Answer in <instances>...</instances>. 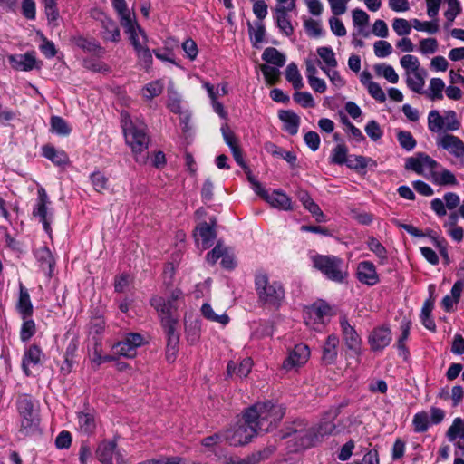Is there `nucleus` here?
<instances>
[{"instance_id": "1", "label": "nucleus", "mask_w": 464, "mask_h": 464, "mask_svg": "<svg viewBox=\"0 0 464 464\" xmlns=\"http://www.w3.org/2000/svg\"><path fill=\"white\" fill-rule=\"evenodd\" d=\"M182 298V292L179 289H175L168 300L161 296H154L150 300L151 305L156 309L160 318L162 326L164 327L168 335L167 345V358L171 359L177 351L179 336L176 332V325L178 324V315L176 312L179 308V301Z\"/></svg>"}, {"instance_id": "2", "label": "nucleus", "mask_w": 464, "mask_h": 464, "mask_svg": "<svg viewBox=\"0 0 464 464\" xmlns=\"http://www.w3.org/2000/svg\"><path fill=\"white\" fill-rule=\"evenodd\" d=\"M121 117L125 141L130 147L135 160L140 164L146 163L150 142L146 124L138 119L133 121L127 112H121Z\"/></svg>"}, {"instance_id": "3", "label": "nucleus", "mask_w": 464, "mask_h": 464, "mask_svg": "<svg viewBox=\"0 0 464 464\" xmlns=\"http://www.w3.org/2000/svg\"><path fill=\"white\" fill-rule=\"evenodd\" d=\"M285 415L281 405L270 402L257 403L246 411V420L253 423L257 431L267 432L276 427Z\"/></svg>"}, {"instance_id": "4", "label": "nucleus", "mask_w": 464, "mask_h": 464, "mask_svg": "<svg viewBox=\"0 0 464 464\" xmlns=\"http://www.w3.org/2000/svg\"><path fill=\"white\" fill-rule=\"evenodd\" d=\"M255 289L258 302L265 307L277 310L285 300L282 283L270 280L266 273H257L255 276Z\"/></svg>"}, {"instance_id": "5", "label": "nucleus", "mask_w": 464, "mask_h": 464, "mask_svg": "<svg viewBox=\"0 0 464 464\" xmlns=\"http://www.w3.org/2000/svg\"><path fill=\"white\" fill-rule=\"evenodd\" d=\"M312 261L314 267L331 281L343 283L348 276L347 267L340 257L316 255L313 256Z\"/></svg>"}, {"instance_id": "6", "label": "nucleus", "mask_w": 464, "mask_h": 464, "mask_svg": "<svg viewBox=\"0 0 464 464\" xmlns=\"http://www.w3.org/2000/svg\"><path fill=\"white\" fill-rule=\"evenodd\" d=\"M17 409L21 418L19 431L25 436L34 433L38 430L40 420L32 400L26 396L19 398Z\"/></svg>"}, {"instance_id": "7", "label": "nucleus", "mask_w": 464, "mask_h": 464, "mask_svg": "<svg viewBox=\"0 0 464 464\" xmlns=\"http://www.w3.org/2000/svg\"><path fill=\"white\" fill-rule=\"evenodd\" d=\"M243 419V422L227 430L224 434V439L232 446L246 444L258 433L256 426L247 421L246 411L245 412Z\"/></svg>"}, {"instance_id": "8", "label": "nucleus", "mask_w": 464, "mask_h": 464, "mask_svg": "<svg viewBox=\"0 0 464 464\" xmlns=\"http://www.w3.org/2000/svg\"><path fill=\"white\" fill-rule=\"evenodd\" d=\"M50 204L51 201L49 200L45 189L44 188H40L37 190V199L33 209V216L39 218L44 231L48 234L51 233V222L53 220V214L49 210Z\"/></svg>"}, {"instance_id": "9", "label": "nucleus", "mask_w": 464, "mask_h": 464, "mask_svg": "<svg viewBox=\"0 0 464 464\" xmlns=\"http://www.w3.org/2000/svg\"><path fill=\"white\" fill-rule=\"evenodd\" d=\"M127 34L130 36V40L140 61L142 62L145 66H150L152 63V55L149 48L146 46L148 39L145 32L140 27H138L132 32H128Z\"/></svg>"}, {"instance_id": "10", "label": "nucleus", "mask_w": 464, "mask_h": 464, "mask_svg": "<svg viewBox=\"0 0 464 464\" xmlns=\"http://www.w3.org/2000/svg\"><path fill=\"white\" fill-rule=\"evenodd\" d=\"M310 358V349L304 343L296 344L289 351L287 357L284 360L282 368L287 372L304 365Z\"/></svg>"}, {"instance_id": "11", "label": "nucleus", "mask_w": 464, "mask_h": 464, "mask_svg": "<svg viewBox=\"0 0 464 464\" xmlns=\"http://www.w3.org/2000/svg\"><path fill=\"white\" fill-rule=\"evenodd\" d=\"M144 343V339L140 334H129L126 337L113 345L114 353L120 356L133 358L136 356L137 348Z\"/></svg>"}, {"instance_id": "12", "label": "nucleus", "mask_w": 464, "mask_h": 464, "mask_svg": "<svg viewBox=\"0 0 464 464\" xmlns=\"http://www.w3.org/2000/svg\"><path fill=\"white\" fill-rule=\"evenodd\" d=\"M340 326L346 347L355 355H359L361 353L362 339L354 327L349 324L346 316L340 318Z\"/></svg>"}, {"instance_id": "13", "label": "nucleus", "mask_w": 464, "mask_h": 464, "mask_svg": "<svg viewBox=\"0 0 464 464\" xmlns=\"http://www.w3.org/2000/svg\"><path fill=\"white\" fill-rule=\"evenodd\" d=\"M216 220L210 223H199L194 232L195 240L198 246H201L202 249L209 248L217 237L215 231Z\"/></svg>"}, {"instance_id": "14", "label": "nucleus", "mask_w": 464, "mask_h": 464, "mask_svg": "<svg viewBox=\"0 0 464 464\" xmlns=\"http://www.w3.org/2000/svg\"><path fill=\"white\" fill-rule=\"evenodd\" d=\"M460 204V198L454 192H447L443 196V199L439 198L430 201V208L438 217H444L447 209L454 210Z\"/></svg>"}, {"instance_id": "15", "label": "nucleus", "mask_w": 464, "mask_h": 464, "mask_svg": "<svg viewBox=\"0 0 464 464\" xmlns=\"http://www.w3.org/2000/svg\"><path fill=\"white\" fill-rule=\"evenodd\" d=\"M96 457L102 464H113L114 458L118 463L122 461V456L117 449L115 440L102 441L97 447Z\"/></svg>"}, {"instance_id": "16", "label": "nucleus", "mask_w": 464, "mask_h": 464, "mask_svg": "<svg viewBox=\"0 0 464 464\" xmlns=\"http://www.w3.org/2000/svg\"><path fill=\"white\" fill-rule=\"evenodd\" d=\"M392 342V331L387 325L375 327L368 336V343L374 352L382 351Z\"/></svg>"}, {"instance_id": "17", "label": "nucleus", "mask_w": 464, "mask_h": 464, "mask_svg": "<svg viewBox=\"0 0 464 464\" xmlns=\"http://www.w3.org/2000/svg\"><path fill=\"white\" fill-rule=\"evenodd\" d=\"M112 5L120 16V22L125 33L132 32L140 27L135 20V15L128 9L125 0H112Z\"/></svg>"}, {"instance_id": "18", "label": "nucleus", "mask_w": 464, "mask_h": 464, "mask_svg": "<svg viewBox=\"0 0 464 464\" xmlns=\"http://www.w3.org/2000/svg\"><path fill=\"white\" fill-rule=\"evenodd\" d=\"M437 165L438 163L430 156L424 153H419L415 157L407 159L405 168L422 175L426 170H432Z\"/></svg>"}, {"instance_id": "19", "label": "nucleus", "mask_w": 464, "mask_h": 464, "mask_svg": "<svg viewBox=\"0 0 464 464\" xmlns=\"http://www.w3.org/2000/svg\"><path fill=\"white\" fill-rule=\"evenodd\" d=\"M437 145L456 158L464 156V142L457 136L444 134L437 139Z\"/></svg>"}, {"instance_id": "20", "label": "nucleus", "mask_w": 464, "mask_h": 464, "mask_svg": "<svg viewBox=\"0 0 464 464\" xmlns=\"http://www.w3.org/2000/svg\"><path fill=\"white\" fill-rule=\"evenodd\" d=\"M356 277L363 285H375L379 282V276L372 262L362 261L357 265Z\"/></svg>"}, {"instance_id": "21", "label": "nucleus", "mask_w": 464, "mask_h": 464, "mask_svg": "<svg viewBox=\"0 0 464 464\" xmlns=\"http://www.w3.org/2000/svg\"><path fill=\"white\" fill-rule=\"evenodd\" d=\"M43 353L39 346L33 344L25 349L23 360L22 368L24 372L29 376L31 369L39 365L42 362Z\"/></svg>"}, {"instance_id": "22", "label": "nucleus", "mask_w": 464, "mask_h": 464, "mask_svg": "<svg viewBox=\"0 0 464 464\" xmlns=\"http://www.w3.org/2000/svg\"><path fill=\"white\" fill-rule=\"evenodd\" d=\"M294 440H295L298 450L311 448L319 442L313 427L295 429L294 431Z\"/></svg>"}, {"instance_id": "23", "label": "nucleus", "mask_w": 464, "mask_h": 464, "mask_svg": "<svg viewBox=\"0 0 464 464\" xmlns=\"http://www.w3.org/2000/svg\"><path fill=\"white\" fill-rule=\"evenodd\" d=\"M335 417V411L328 412L321 419L316 426L313 427L319 442L325 437L334 433L336 425L334 424V420Z\"/></svg>"}, {"instance_id": "24", "label": "nucleus", "mask_w": 464, "mask_h": 464, "mask_svg": "<svg viewBox=\"0 0 464 464\" xmlns=\"http://www.w3.org/2000/svg\"><path fill=\"white\" fill-rule=\"evenodd\" d=\"M9 62L12 67L18 71H31L37 67V61L34 53L11 55Z\"/></svg>"}, {"instance_id": "25", "label": "nucleus", "mask_w": 464, "mask_h": 464, "mask_svg": "<svg viewBox=\"0 0 464 464\" xmlns=\"http://www.w3.org/2000/svg\"><path fill=\"white\" fill-rule=\"evenodd\" d=\"M266 201L272 207L280 210L289 211L293 209V203L282 189H275L269 193Z\"/></svg>"}, {"instance_id": "26", "label": "nucleus", "mask_w": 464, "mask_h": 464, "mask_svg": "<svg viewBox=\"0 0 464 464\" xmlns=\"http://www.w3.org/2000/svg\"><path fill=\"white\" fill-rule=\"evenodd\" d=\"M338 344L339 338L335 334L328 336L323 346L322 361L324 364H333L335 362L338 355Z\"/></svg>"}, {"instance_id": "27", "label": "nucleus", "mask_w": 464, "mask_h": 464, "mask_svg": "<svg viewBox=\"0 0 464 464\" xmlns=\"http://www.w3.org/2000/svg\"><path fill=\"white\" fill-rule=\"evenodd\" d=\"M72 43L86 53H93L96 55L104 54L105 51L101 46L98 41L93 38H86L82 35L72 37Z\"/></svg>"}, {"instance_id": "28", "label": "nucleus", "mask_w": 464, "mask_h": 464, "mask_svg": "<svg viewBox=\"0 0 464 464\" xmlns=\"http://www.w3.org/2000/svg\"><path fill=\"white\" fill-rule=\"evenodd\" d=\"M330 312L331 308L327 304L316 303L307 312L306 324H310V321L314 320V324H324V318L330 314Z\"/></svg>"}, {"instance_id": "29", "label": "nucleus", "mask_w": 464, "mask_h": 464, "mask_svg": "<svg viewBox=\"0 0 464 464\" xmlns=\"http://www.w3.org/2000/svg\"><path fill=\"white\" fill-rule=\"evenodd\" d=\"M279 119L283 121L284 130L291 135H295L298 132L300 118L296 113L289 110L280 111Z\"/></svg>"}, {"instance_id": "30", "label": "nucleus", "mask_w": 464, "mask_h": 464, "mask_svg": "<svg viewBox=\"0 0 464 464\" xmlns=\"http://www.w3.org/2000/svg\"><path fill=\"white\" fill-rule=\"evenodd\" d=\"M253 362L250 358L243 359L238 365L235 362H229L227 366V373L228 376L234 374L239 378H246L251 372Z\"/></svg>"}, {"instance_id": "31", "label": "nucleus", "mask_w": 464, "mask_h": 464, "mask_svg": "<svg viewBox=\"0 0 464 464\" xmlns=\"http://www.w3.org/2000/svg\"><path fill=\"white\" fill-rule=\"evenodd\" d=\"M200 312L206 320L219 324L223 326L227 325L230 321L229 316L225 312L222 314L216 313L212 305L208 303H204L202 304Z\"/></svg>"}, {"instance_id": "32", "label": "nucleus", "mask_w": 464, "mask_h": 464, "mask_svg": "<svg viewBox=\"0 0 464 464\" xmlns=\"http://www.w3.org/2000/svg\"><path fill=\"white\" fill-rule=\"evenodd\" d=\"M43 155L57 166H64L69 162L67 154L62 150H56L53 146H44Z\"/></svg>"}, {"instance_id": "33", "label": "nucleus", "mask_w": 464, "mask_h": 464, "mask_svg": "<svg viewBox=\"0 0 464 464\" xmlns=\"http://www.w3.org/2000/svg\"><path fill=\"white\" fill-rule=\"evenodd\" d=\"M203 86L206 89L209 99L211 100V105L214 111L221 118L226 119L227 117V113L225 111L222 103L218 101V97L219 96V89L215 88V86L209 82H204Z\"/></svg>"}, {"instance_id": "34", "label": "nucleus", "mask_w": 464, "mask_h": 464, "mask_svg": "<svg viewBox=\"0 0 464 464\" xmlns=\"http://www.w3.org/2000/svg\"><path fill=\"white\" fill-rule=\"evenodd\" d=\"M463 284L461 281H457L450 291V295H447L443 297L441 304L446 312H450L454 305L459 303L461 292H462Z\"/></svg>"}, {"instance_id": "35", "label": "nucleus", "mask_w": 464, "mask_h": 464, "mask_svg": "<svg viewBox=\"0 0 464 464\" xmlns=\"http://www.w3.org/2000/svg\"><path fill=\"white\" fill-rule=\"evenodd\" d=\"M427 72L425 70L420 71L415 74L405 77L406 84L409 89L412 92L422 94L424 93L425 77Z\"/></svg>"}, {"instance_id": "36", "label": "nucleus", "mask_w": 464, "mask_h": 464, "mask_svg": "<svg viewBox=\"0 0 464 464\" xmlns=\"http://www.w3.org/2000/svg\"><path fill=\"white\" fill-rule=\"evenodd\" d=\"M17 308L23 319L30 317L33 314V305L27 289L21 285Z\"/></svg>"}, {"instance_id": "37", "label": "nucleus", "mask_w": 464, "mask_h": 464, "mask_svg": "<svg viewBox=\"0 0 464 464\" xmlns=\"http://www.w3.org/2000/svg\"><path fill=\"white\" fill-rule=\"evenodd\" d=\"M78 429L84 434L93 433L96 429L94 415L91 412H80L78 414Z\"/></svg>"}, {"instance_id": "38", "label": "nucleus", "mask_w": 464, "mask_h": 464, "mask_svg": "<svg viewBox=\"0 0 464 464\" xmlns=\"http://www.w3.org/2000/svg\"><path fill=\"white\" fill-rule=\"evenodd\" d=\"M103 28V38L107 41L117 43L120 41V30L116 23L111 18L104 17L102 21Z\"/></svg>"}, {"instance_id": "39", "label": "nucleus", "mask_w": 464, "mask_h": 464, "mask_svg": "<svg viewBox=\"0 0 464 464\" xmlns=\"http://www.w3.org/2000/svg\"><path fill=\"white\" fill-rule=\"evenodd\" d=\"M317 54L322 60V64L320 68H336L338 65V62L335 57V53L331 47L322 46L317 48Z\"/></svg>"}, {"instance_id": "40", "label": "nucleus", "mask_w": 464, "mask_h": 464, "mask_svg": "<svg viewBox=\"0 0 464 464\" xmlns=\"http://www.w3.org/2000/svg\"><path fill=\"white\" fill-rule=\"evenodd\" d=\"M262 59L267 63L282 67L286 62L285 54L280 53L277 49L267 47L262 53Z\"/></svg>"}, {"instance_id": "41", "label": "nucleus", "mask_w": 464, "mask_h": 464, "mask_svg": "<svg viewBox=\"0 0 464 464\" xmlns=\"http://www.w3.org/2000/svg\"><path fill=\"white\" fill-rule=\"evenodd\" d=\"M285 79L289 82L295 90H300L304 87L302 75L295 63H291L285 69Z\"/></svg>"}, {"instance_id": "42", "label": "nucleus", "mask_w": 464, "mask_h": 464, "mask_svg": "<svg viewBox=\"0 0 464 464\" xmlns=\"http://www.w3.org/2000/svg\"><path fill=\"white\" fill-rule=\"evenodd\" d=\"M432 181L439 186H456L458 180L455 175L449 169L432 172Z\"/></svg>"}, {"instance_id": "43", "label": "nucleus", "mask_w": 464, "mask_h": 464, "mask_svg": "<svg viewBox=\"0 0 464 464\" xmlns=\"http://www.w3.org/2000/svg\"><path fill=\"white\" fill-rule=\"evenodd\" d=\"M445 89V83L440 78H432L430 82V85L427 91L424 90V93L431 101L441 100L443 98V90Z\"/></svg>"}, {"instance_id": "44", "label": "nucleus", "mask_w": 464, "mask_h": 464, "mask_svg": "<svg viewBox=\"0 0 464 464\" xmlns=\"http://www.w3.org/2000/svg\"><path fill=\"white\" fill-rule=\"evenodd\" d=\"M186 336L190 343H196L200 338L201 322L198 319L188 321L185 317Z\"/></svg>"}, {"instance_id": "45", "label": "nucleus", "mask_w": 464, "mask_h": 464, "mask_svg": "<svg viewBox=\"0 0 464 464\" xmlns=\"http://www.w3.org/2000/svg\"><path fill=\"white\" fill-rule=\"evenodd\" d=\"M274 12L275 19L280 32L285 34L286 36H290L291 34H293L294 27L289 19V12H282L280 10Z\"/></svg>"}, {"instance_id": "46", "label": "nucleus", "mask_w": 464, "mask_h": 464, "mask_svg": "<svg viewBox=\"0 0 464 464\" xmlns=\"http://www.w3.org/2000/svg\"><path fill=\"white\" fill-rule=\"evenodd\" d=\"M164 83L160 80L152 81L147 83L141 90V95L145 100H152L161 94Z\"/></svg>"}, {"instance_id": "47", "label": "nucleus", "mask_w": 464, "mask_h": 464, "mask_svg": "<svg viewBox=\"0 0 464 464\" xmlns=\"http://www.w3.org/2000/svg\"><path fill=\"white\" fill-rule=\"evenodd\" d=\"M375 73L378 76H382L391 83H397L399 82V75L395 72L394 68L386 63H380L374 65Z\"/></svg>"}, {"instance_id": "48", "label": "nucleus", "mask_w": 464, "mask_h": 464, "mask_svg": "<svg viewBox=\"0 0 464 464\" xmlns=\"http://www.w3.org/2000/svg\"><path fill=\"white\" fill-rule=\"evenodd\" d=\"M412 27L419 32H426L430 34H436L439 31V24L437 19L431 21H420L419 19H412L411 21Z\"/></svg>"}, {"instance_id": "49", "label": "nucleus", "mask_w": 464, "mask_h": 464, "mask_svg": "<svg viewBox=\"0 0 464 464\" xmlns=\"http://www.w3.org/2000/svg\"><path fill=\"white\" fill-rule=\"evenodd\" d=\"M428 128L431 132H440L444 130L443 116L436 110H432L428 115Z\"/></svg>"}, {"instance_id": "50", "label": "nucleus", "mask_w": 464, "mask_h": 464, "mask_svg": "<svg viewBox=\"0 0 464 464\" xmlns=\"http://www.w3.org/2000/svg\"><path fill=\"white\" fill-rule=\"evenodd\" d=\"M447 437L450 441H453L457 438L464 439V420L462 419H454L451 426L447 431Z\"/></svg>"}, {"instance_id": "51", "label": "nucleus", "mask_w": 464, "mask_h": 464, "mask_svg": "<svg viewBox=\"0 0 464 464\" xmlns=\"http://www.w3.org/2000/svg\"><path fill=\"white\" fill-rule=\"evenodd\" d=\"M348 149L344 144L336 145L331 154V161L337 165H343L349 162L347 160Z\"/></svg>"}, {"instance_id": "52", "label": "nucleus", "mask_w": 464, "mask_h": 464, "mask_svg": "<svg viewBox=\"0 0 464 464\" xmlns=\"http://www.w3.org/2000/svg\"><path fill=\"white\" fill-rule=\"evenodd\" d=\"M52 131L61 136H67L71 133V127L68 123L59 116H53L51 118Z\"/></svg>"}, {"instance_id": "53", "label": "nucleus", "mask_w": 464, "mask_h": 464, "mask_svg": "<svg viewBox=\"0 0 464 464\" xmlns=\"http://www.w3.org/2000/svg\"><path fill=\"white\" fill-rule=\"evenodd\" d=\"M265 33V26L261 23L256 24L255 26H249L250 39L254 47H258V44L264 42Z\"/></svg>"}, {"instance_id": "54", "label": "nucleus", "mask_w": 464, "mask_h": 464, "mask_svg": "<svg viewBox=\"0 0 464 464\" xmlns=\"http://www.w3.org/2000/svg\"><path fill=\"white\" fill-rule=\"evenodd\" d=\"M293 99L304 108H314L315 106L314 97L308 92H296L294 93Z\"/></svg>"}, {"instance_id": "55", "label": "nucleus", "mask_w": 464, "mask_h": 464, "mask_svg": "<svg viewBox=\"0 0 464 464\" xmlns=\"http://www.w3.org/2000/svg\"><path fill=\"white\" fill-rule=\"evenodd\" d=\"M411 26V23L403 18H395L392 22V29L399 36L410 34Z\"/></svg>"}, {"instance_id": "56", "label": "nucleus", "mask_w": 464, "mask_h": 464, "mask_svg": "<svg viewBox=\"0 0 464 464\" xmlns=\"http://www.w3.org/2000/svg\"><path fill=\"white\" fill-rule=\"evenodd\" d=\"M397 139L400 145L408 151L412 150L416 146V140L410 131H399L397 133Z\"/></svg>"}, {"instance_id": "57", "label": "nucleus", "mask_w": 464, "mask_h": 464, "mask_svg": "<svg viewBox=\"0 0 464 464\" xmlns=\"http://www.w3.org/2000/svg\"><path fill=\"white\" fill-rule=\"evenodd\" d=\"M367 245L369 249L382 261H385L387 259V251L379 240L371 237L368 238Z\"/></svg>"}, {"instance_id": "58", "label": "nucleus", "mask_w": 464, "mask_h": 464, "mask_svg": "<svg viewBox=\"0 0 464 464\" xmlns=\"http://www.w3.org/2000/svg\"><path fill=\"white\" fill-rule=\"evenodd\" d=\"M23 324L20 331V338L22 342H27L35 334V324L29 317L23 319Z\"/></svg>"}, {"instance_id": "59", "label": "nucleus", "mask_w": 464, "mask_h": 464, "mask_svg": "<svg viewBox=\"0 0 464 464\" xmlns=\"http://www.w3.org/2000/svg\"><path fill=\"white\" fill-rule=\"evenodd\" d=\"M260 70L268 84H275L278 81L280 72L277 68L267 64H262L260 66Z\"/></svg>"}, {"instance_id": "60", "label": "nucleus", "mask_w": 464, "mask_h": 464, "mask_svg": "<svg viewBox=\"0 0 464 464\" xmlns=\"http://www.w3.org/2000/svg\"><path fill=\"white\" fill-rule=\"evenodd\" d=\"M414 430L417 432L427 430L430 425V418L427 412L421 411L416 413L413 417Z\"/></svg>"}, {"instance_id": "61", "label": "nucleus", "mask_w": 464, "mask_h": 464, "mask_svg": "<svg viewBox=\"0 0 464 464\" xmlns=\"http://www.w3.org/2000/svg\"><path fill=\"white\" fill-rule=\"evenodd\" d=\"M438 50V42L435 38H426L420 41L419 51L423 55L433 54Z\"/></svg>"}, {"instance_id": "62", "label": "nucleus", "mask_w": 464, "mask_h": 464, "mask_svg": "<svg viewBox=\"0 0 464 464\" xmlns=\"http://www.w3.org/2000/svg\"><path fill=\"white\" fill-rule=\"evenodd\" d=\"M447 4L448 9L444 13V15L448 21L447 26H450L459 14L461 8L458 0H447Z\"/></svg>"}, {"instance_id": "63", "label": "nucleus", "mask_w": 464, "mask_h": 464, "mask_svg": "<svg viewBox=\"0 0 464 464\" xmlns=\"http://www.w3.org/2000/svg\"><path fill=\"white\" fill-rule=\"evenodd\" d=\"M374 54L379 58H385L392 54V44L384 40H380L374 43L373 45Z\"/></svg>"}, {"instance_id": "64", "label": "nucleus", "mask_w": 464, "mask_h": 464, "mask_svg": "<svg viewBox=\"0 0 464 464\" xmlns=\"http://www.w3.org/2000/svg\"><path fill=\"white\" fill-rule=\"evenodd\" d=\"M90 179L94 189L97 192H102L107 188V178L100 171H95L91 174Z\"/></svg>"}]
</instances>
